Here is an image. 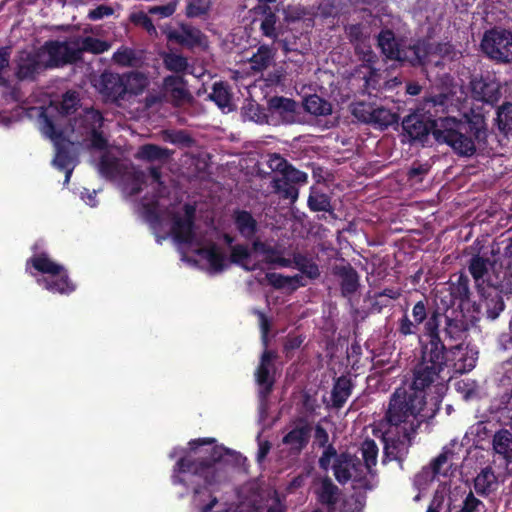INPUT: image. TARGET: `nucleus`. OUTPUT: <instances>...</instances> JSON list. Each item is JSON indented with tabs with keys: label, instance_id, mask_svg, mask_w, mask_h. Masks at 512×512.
Returning a JSON list of instances; mask_svg holds the SVG:
<instances>
[{
	"label": "nucleus",
	"instance_id": "nucleus-37",
	"mask_svg": "<svg viewBox=\"0 0 512 512\" xmlns=\"http://www.w3.org/2000/svg\"><path fill=\"white\" fill-rule=\"evenodd\" d=\"M340 490L329 477H325L316 490L317 501L324 506L334 507L338 502Z\"/></svg>",
	"mask_w": 512,
	"mask_h": 512
},
{
	"label": "nucleus",
	"instance_id": "nucleus-55",
	"mask_svg": "<svg viewBox=\"0 0 512 512\" xmlns=\"http://www.w3.org/2000/svg\"><path fill=\"white\" fill-rule=\"evenodd\" d=\"M485 509L484 503L476 498L470 491L463 501L461 509L455 512H482Z\"/></svg>",
	"mask_w": 512,
	"mask_h": 512
},
{
	"label": "nucleus",
	"instance_id": "nucleus-42",
	"mask_svg": "<svg viewBox=\"0 0 512 512\" xmlns=\"http://www.w3.org/2000/svg\"><path fill=\"white\" fill-rule=\"evenodd\" d=\"M493 450L506 460L512 458V433L507 429L497 431L492 439Z\"/></svg>",
	"mask_w": 512,
	"mask_h": 512
},
{
	"label": "nucleus",
	"instance_id": "nucleus-15",
	"mask_svg": "<svg viewBox=\"0 0 512 512\" xmlns=\"http://www.w3.org/2000/svg\"><path fill=\"white\" fill-rule=\"evenodd\" d=\"M184 217L174 216L171 232L176 242L191 244L195 238L196 204L183 205Z\"/></svg>",
	"mask_w": 512,
	"mask_h": 512
},
{
	"label": "nucleus",
	"instance_id": "nucleus-7",
	"mask_svg": "<svg viewBox=\"0 0 512 512\" xmlns=\"http://www.w3.org/2000/svg\"><path fill=\"white\" fill-rule=\"evenodd\" d=\"M482 52L497 64L512 63V31L495 26L486 30L481 39Z\"/></svg>",
	"mask_w": 512,
	"mask_h": 512
},
{
	"label": "nucleus",
	"instance_id": "nucleus-25",
	"mask_svg": "<svg viewBox=\"0 0 512 512\" xmlns=\"http://www.w3.org/2000/svg\"><path fill=\"white\" fill-rule=\"evenodd\" d=\"M353 389L354 383L349 376L341 375L335 378L331 390L330 403H327L326 406L340 410L352 395Z\"/></svg>",
	"mask_w": 512,
	"mask_h": 512
},
{
	"label": "nucleus",
	"instance_id": "nucleus-63",
	"mask_svg": "<svg viewBox=\"0 0 512 512\" xmlns=\"http://www.w3.org/2000/svg\"><path fill=\"white\" fill-rule=\"evenodd\" d=\"M337 456L336 448L332 444L327 445L318 460L319 467L322 470L327 471L330 467L332 458L336 459Z\"/></svg>",
	"mask_w": 512,
	"mask_h": 512
},
{
	"label": "nucleus",
	"instance_id": "nucleus-57",
	"mask_svg": "<svg viewBox=\"0 0 512 512\" xmlns=\"http://www.w3.org/2000/svg\"><path fill=\"white\" fill-rule=\"evenodd\" d=\"M11 48L9 46L0 47V86L7 87L8 79L4 76V71L10 65Z\"/></svg>",
	"mask_w": 512,
	"mask_h": 512
},
{
	"label": "nucleus",
	"instance_id": "nucleus-30",
	"mask_svg": "<svg viewBox=\"0 0 512 512\" xmlns=\"http://www.w3.org/2000/svg\"><path fill=\"white\" fill-rule=\"evenodd\" d=\"M377 46L388 60L395 61V59H399L402 44L391 29L384 28L379 32Z\"/></svg>",
	"mask_w": 512,
	"mask_h": 512
},
{
	"label": "nucleus",
	"instance_id": "nucleus-24",
	"mask_svg": "<svg viewBox=\"0 0 512 512\" xmlns=\"http://www.w3.org/2000/svg\"><path fill=\"white\" fill-rule=\"evenodd\" d=\"M453 277H455V280L451 278L449 281L450 301L447 307L455 306L458 303V307L462 308L464 304L470 302V279L464 273L454 275Z\"/></svg>",
	"mask_w": 512,
	"mask_h": 512
},
{
	"label": "nucleus",
	"instance_id": "nucleus-26",
	"mask_svg": "<svg viewBox=\"0 0 512 512\" xmlns=\"http://www.w3.org/2000/svg\"><path fill=\"white\" fill-rule=\"evenodd\" d=\"M122 79L125 85L126 103H131L135 97L141 95L150 83L148 76L137 70L122 73Z\"/></svg>",
	"mask_w": 512,
	"mask_h": 512
},
{
	"label": "nucleus",
	"instance_id": "nucleus-13",
	"mask_svg": "<svg viewBox=\"0 0 512 512\" xmlns=\"http://www.w3.org/2000/svg\"><path fill=\"white\" fill-rule=\"evenodd\" d=\"M307 182V173L296 169L294 166H291L272 180L275 193L285 200H290L292 203L298 198V186L304 185Z\"/></svg>",
	"mask_w": 512,
	"mask_h": 512
},
{
	"label": "nucleus",
	"instance_id": "nucleus-41",
	"mask_svg": "<svg viewBox=\"0 0 512 512\" xmlns=\"http://www.w3.org/2000/svg\"><path fill=\"white\" fill-rule=\"evenodd\" d=\"M497 488V479L489 467L483 469L474 479V489L477 494L487 496Z\"/></svg>",
	"mask_w": 512,
	"mask_h": 512
},
{
	"label": "nucleus",
	"instance_id": "nucleus-58",
	"mask_svg": "<svg viewBox=\"0 0 512 512\" xmlns=\"http://www.w3.org/2000/svg\"><path fill=\"white\" fill-rule=\"evenodd\" d=\"M283 13L285 16V26L287 31L290 30V25L299 22L303 19L305 12L303 9L295 6H283Z\"/></svg>",
	"mask_w": 512,
	"mask_h": 512
},
{
	"label": "nucleus",
	"instance_id": "nucleus-40",
	"mask_svg": "<svg viewBox=\"0 0 512 512\" xmlns=\"http://www.w3.org/2000/svg\"><path fill=\"white\" fill-rule=\"evenodd\" d=\"M344 30L355 50H359L364 44L369 42V27L362 23L348 24L344 27Z\"/></svg>",
	"mask_w": 512,
	"mask_h": 512
},
{
	"label": "nucleus",
	"instance_id": "nucleus-29",
	"mask_svg": "<svg viewBox=\"0 0 512 512\" xmlns=\"http://www.w3.org/2000/svg\"><path fill=\"white\" fill-rule=\"evenodd\" d=\"M203 37V33L191 25H181L179 30L170 31L168 34L170 41L188 48L201 45Z\"/></svg>",
	"mask_w": 512,
	"mask_h": 512
},
{
	"label": "nucleus",
	"instance_id": "nucleus-51",
	"mask_svg": "<svg viewBox=\"0 0 512 512\" xmlns=\"http://www.w3.org/2000/svg\"><path fill=\"white\" fill-rule=\"evenodd\" d=\"M146 183V174L144 171L142 170H137V171H134L127 183H126V186H127V189H128V194L130 196H136L138 194H140V192L142 191L143 189V185Z\"/></svg>",
	"mask_w": 512,
	"mask_h": 512
},
{
	"label": "nucleus",
	"instance_id": "nucleus-22",
	"mask_svg": "<svg viewBox=\"0 0 512 512\" xmlns=\"http://www.w3.org/2000/svg\"><path fill=\"white\" fill-rule=\"evenodd\" d=\"M334 276L340 279L341 295L350 298L360 287V276L356 269L350 264L334 265L332 267Z\"/></svg>",
	"mask_w": 512,
	"mask_h": 512
},
{
	"label": "nucleus",
	"instance_id": "nucleus-56",
	"mask_svg": "<svg viewBox=\"0 0 512 512\" xmlns=\"http://www.w3.org/2000/svg\"><path fill=\"white\" fill-rule=\"evenodd\" d=\"M11 48L9 46L0 47V86L7 87L8 79L4 76V71L10 65Z\"/></svg>",
	"mask_w": 512,
	"mask_h": 512
},
{
	"label": "nucleus",
	"instance_id": "nucleus-35",
	"mask_svg": "<svg viewBox=\"0 0 512 512\" xmlns=\"http://www.w3.org/2000/svg\"><path fill=\"white\" fill-rule=\"evenodd\" d=\"M504 294L488 291L483 293L484 316L489 320H495L505 309Z\"/></svg>",
	"mask_w": 512,
	"mask_h": 512
},
{
	"label": "nucleus",
	"instance_id": "nucleus-38",
	"mask_svg": "<svg viewBox=\"0 0 512 512\" xmlns=\"http://www.w3.org/2000/svg\"><path fill=\"white\" fill-rule=\"evenodd\" d=\"M307 204L309 209L313 212L332 213L334 211L331 196L317 187L310 188Z\"/></svg>",
	"mask_w": 512,
	"mask_h": 512
},
{
	"label": "nucleus",
	"instance_id": "nucleus-59",
	"mask_svg": "<svg viewBox=\"0 0 512 512\" xmlns=\"http://www.w3.org/2000/svg\"><path fill=\"white\" fill-rule=\"evenodd\" d=\"M165 139L172 144H180L190 147L193 144V138L184 130L166 133Z\"/></svg>",
	"mask_w": 512,
	"mask_h": 512
},
{
	"label": "nucleus",
	"instance_id": "nucleus-61",
	"mask_svg": "<svg viewBox=\"0 0 512 512\" xmlns=\"http://www.w3.org/2000/svg\"><path fill=\"white\" fill-rule=\"evenodd\" d=\"M430 168L431 166L428 163L414 162L408 170V179L422 181V177L429 173Z\"/></svg>",
	"mask_w": 512,
	"mask_h": 512
},
{
	"label": "nucleus",
	"instance_id": "nucleus-64",
	"mask_svg": "<svg viewBox=\"0 0 512 512\" xmlns=\"http://www.w3.org/2000/svg\"><path fill=\"white\" fill-rule=\"evenodd\" d=\"M90 139V146L97 150H103L107 148L108 141L104 137L102 129H98L88 133Z\"/></svg>",
	"mask_w": 512,
	"mask_h": 512
},
{
	"label": "nucleus",
	"instance_id": "nucleus-4",
	"mask_svg": "<svg viewBox=\"0 0 512 512\" xmlns=\"http://www.w3.org/2000/svg\"><path fill=\"white\" fill-rule=\"evenodd\" d=\"M425 301L431 311L437 310L439 313V338L447 351L445 367L449 366V363L452 362L456 373L464 374L470 372L476 366L477 358L469 355L467 347L463 343L469 331V325L464 315H461L460 318L447 316L439 306L430 303L426 297H423L418 302L425 303Z\"/></svg>",
	"mask_w": 512,
	"mask_h": 512
},
{
	"label": "nucleus",
	"instance_id": "nucleus-10",
	"mask_svg": "<svg viewBox=\"0 0 512 512\" xmlns=\"http://www.w3.org/2000/svg\"><path fill=\"white\" fill-rule=\"evenodd\" d=\"M277 357L276 351L265 349L254 372L255 382L258 386V399L262 405L267 403L274 389L276 382L274 361Z\"/></svg>",
	"mask_w": 512,
	"mask_h": 512
},
{
	"label": "nucleus",
	"instance_id": "nucleus-46",
	"mask_svg": "<svg viewBox=\"0 0 512 512\" xmlns=\"http://www.w3.org/2000/svg\"><path fill=\"white\" fill-rule=\"evenodd\" d=\"M241 116L245 121H253L258 124L269 123L266 109L253 100L243 105Z\"/></svg>",
	"mask_w": 512,
	"mask_h": 512
},
{
	"label": "nucleus",
	"instance_id": "nucleus-17",
	"mask_svg": "<svg viewBox=\"0 0 512 512\" xmlns=\"http://www.w3.org/2000/svg\"><path fill=\"white\" fill-rule=\"evenodd\" d=\"M294 423L295 426L283 436L282 443L288 447L290 456L297 457L309 444L312 426L305 418H297Z\"/></svg>",
	"mask_w": 512,
	"mask_h": 512
},
{
	"label": "nucleus",
	"instance_id": "nucleus-14",
	"mask_svg": "<svg viewBox=\"0 0 512 512\" xmlns=\"http://www.w3.org/2000/svg\"><path fill=\"white\" fill-rule=\"evenodd\" d=\"M103 99L107 103L123 107L126 103L125 85L123 83L122 74L105 70L95 85Z\"/></svg>",
	"mask_w": 512,
	"mask_h": 512
},
{
	"label": "nucleus",
	"instance_id": "nucleus-53",
	"mask_svg": "<svg viewBox=\"0 0 512 512\" xmlns=\"http://www.w3.org/2000/svg\"><path fill=\"white\" fill-rule=\"evenodd\" d=\"M113 60L120 66L131 67L135 64L136 55L133 49L122 47L113 54Z\"/></svg>",
	"mask_w": 512,
	"mask_h": 512
},
{
	"label": "nucleus",
	"instance_id": "nucleus-18",
	"mask_svg": "<svg viewBox=\"0 0 512 512\" xmlns=\"http://www.w3.org/2000/svg\"><path fill=\"white\" fill-rule=\"evenodd\" d=\"M332 468L334 476L340 484H346L352 478L355 481L361 480L363 464L358 457L349 452L338 454Z\"/></svg>",
	"mask_w": 512,
	"mask_h": 512
},
{
	"label": "nucleus",
	"instance_id": "nucleus-34",
	"mask_svg": "<svg viewBox=\"0 0 512 512\" xmlns=\"http://www.w3.org/2000/svg\"><path fill=\"white\" fill-rule=\"evenodd\" d=\"M276 49L272 45L262 44L248 60L254 72H263L274 62Z\"/></svg>",
	"mask_w": 512,
	"mask_h": 512
},
{
	"label": "nucleus",
	"instance_id": "nucleus-23",
	"mask_svg": "<svg viewBox=\"0 0 512 512\" xmlns=\"http://www.w3.org/2000/svg\"><path fill=\"white\" fill-rule=\"evenodd\" d=\"M164 94L169 95L174 106H180L189 101L192 97L186 88V81L179 75H168L163 79Z\"/></svg>",
	"mask_w": 512,
	"mask_h": 512
},
{
	"label": "nucleus",
	"instance_id": "nucleus-43",
	"mask_svg": "<svg viewBox=\"0 0 512 512\" xmlns=\"http://www.w3.org/2000/svg\"><path fill=\"white\" fill-rule=\"evenodd\" d=\"M252 255L251 249L246 244H235L231 246L229 261L230 263L237 265L245 271H254L258 268V264L249 266L247 261Z\"/></svg>",
	"mask_w": 512,
	"mask_h": 512
},
{
	"label": "nucleus",
	"instance_id": "nucleus-52",
	"mask_svg": "<svg viewBox=\"0 0 512 512\" xmlns=\"http://www.w3.org/2000/svg\"><path fill=\"white\" fill-rule=\"evenodd\" d=\"M211 7V0H189L186 6L188 17H201L208 13Z\"/></svg>",
	"mask_w": 512,
	"mask_h": 512
},
{
	"label": "nucleus",
	"instance_id": "nucleus-45",
	"mask_svg": "<svg viewBox=\"0 0 512 512\" xmlns=\"http://www.w3.org/2000/svg\"><path fill=\"white\" fill-rule=\"evenodd\" d=\"M304 110L315 116H326L331 114L332 105L317 94L307 96L303 101Z\"/></svg>",
	"mask_w": 512,
	"mask_h": 512
},
{
	"label": "nucleus",
	"instance_id": "nucleus-60",
	"mask_svg": "<svg viewBox=\"0 0 512 512\" xmlns=\"http://www.w3.org/2000/svg\"><path fill=\"white\" fill-rule=\"evenodd\" d=\"M355 53L359 56L361 61L366 63L368 67H373L378 61V56L372 50L369 42L364 44L359 50H355Z\"/></svg>",
	"mask_w": 512,
	"mask_h": 512
},
{
	"label": "nucleus",
	"instance_id": "nucleus-20",
	"mask_svg": "<svg viewBox=\"0 0 512 512\" xmlns=\"http://www.w3.org/2000/svg\"><path fill=\"white\" fill-rule=\"evenodd\" d=\"M298 104L295 100L284 96H273L267 101V110L270 116L277 117L282 124H294L297 122Z\"/></svg>",
	"mask_w": 512,
	"mask_h": 512
},
{
	"label": "nucleus",
	"instance_id": "nucleus-12",
	"mask_svg": "<svg viewBox=\"0 0 512 512\" xmlns=\"http://www.w3.org/2000/svg\"><path fill=\"white\" fill-rule=\"evenodd\" d=\"M472 98L476 101L496 105L502 98V84L494 73L486 72L474 76L470 81Z\"/></svg>",
	"mask_w": 512,
	"mask_h": 512
},
{
	"label": "nucleus",
	"instance_id": "nucleus-11",
	"mask_svg": "<svg viewBox=\"0 0 512 512\" xmlns=\"http://www.w3.org/2000/svg\"><path fill=\"white\" fill-rule=\"evenodd\" d=\"M43 56L40 48L33 51L20 50L14 59L15 78L20 82H34L41 72L48 69L46 61L42 60Z\"/></svg>",
	"mask_w": 512,
	"mask_h": 512
},
{
	"label": "nucleus",
	"instance_id": "nucleus-32",
	"mask_svg": "<svg viewBox=\"0 0 512 512\" xmlns=\"http://www.w3.org/2000/svg\"><path fill=\"white\" fill-rule=\"evenodd\" d=\"M174 154L173 150L166 147H161L157 144H144L140 146L136 158L146 162H161L166 163L169 161Z\"/></svg>",
	"mask_w": 512,
	"mask_h": 512
},
{
	"label": "nucleus",
	"instance_id": "nucleus-6",
	"mask_svg": "<svg viewBox=\"0 0 512 512\" xmlns=\"http://www.w3.org/2000/svg\"><path fill=\"white\" fill-rule=\"evenodd\" d=\"M39 122L42 132L55 144L54 163L60 170L65 171V181L68 182L73 171V167H71L73 157L70 149L72 142L65 138L63 130L57 128L53 115L44 108L39 115Z\"/></svg>",
	"mask_w": 512,
	"mask_h": 512
},
{
	"label": "nucleus",
	"instance_id": "nucleus-49",
	"mask_svg": "<svg viewBox=\"0 0 512 512\" xmlns=\"http://www.w3.org/2000/svg\"><path fill=\"white\" fill-rule=\"evenodd\" d=\"M362 457L366 469L371 472L377 463L378 446L373 439H366L361 446Z\"/></svg>",
	"mask_w": 512,
	"mask_h": 512
},
{
	"label": "nucleus",
	"instance_id": "nucleus-44",
	"mask_svg": "<svg viewBox=\"0 0 512 512\" xmlns=\"http://www.w3.org/2000/svg\"><path fill=\"white\" fill-rule=\"evenodd\" d=\"M80 106L79 94L76 91H67L59 103L52 106L59 116L67 117L74 114Z\"/></svg>",
	"mask_w": 512,
	"mask_h": 512
},
{
	"label": "nucleus",
	"instance_id": "nucleus-5",
	"mask_svg": "<svg viewBox=\"0 0 512 512\" xmlns=\"http://www.w3.org/2000/svg\"><path fill=\"white\" fill-rule=\"evenodd\" d=\"M32 266L46 276L38 278L37 283L51 293L69 295L76 290L75 283L69 278L67 269L54 262L47 253L35 254L26 262V269Z\"/></svg>",
	"mask_w": 512,
	"mask_h": 512
},
{
	"label": "nucleus",
	"instance_id": "nucleus-50",
	"mask_svg": "<svg viewBox=\"0 0 512 512\" xmlns=\"http://www.w3.org/2000/svg\"><path fill=\"white\" fill-rule=\"evenodd\" d=\"M165 68L175 73L184 72L188 67L187 58L182 55L168 53L164 57Z\"/></svg>",
	"mask_w": 512,
	"mask_h": 512
},
{
	"label": "nucleus",
	"instance_id": "nucleus-2",
	"mask_svg": "<svg viewBox=\"0 0 512 512\" xmlns=\"http://www.w3.org/2000/svg\"><path fill=\"white\" fill-rule=\"evenodd\" d=\"M402 128L410 142H427L429 134L439 144H447L459 156L471 157L478 145L487 142L488 129L482 114H473L465 120L440 117L431 120L425 114L413 112L402 120Z\"/></svg>",
	"mask_w": 512,
	"mask_h": 512
},
{
	"label": "nucleus",
	"instance_id": "nucleus-8",
	"mask_svg": "<svg viewBox=\"0 0 512 512\" xmlns=\"http://www.w3.org/2000/svg\"><path fill=\"white\" fill-rule=\"evenodd\" d=\"M253 12V23L258 24L261 35L273 43L279 41L287 32L283 5L258 4L254 7Z\"/></svg>",
	"mask_w": 512,
	"mask_h": 512
},
{
	"label": "nucleus",
	"instance_id": "nucleus-1",
	"mask_svg": "<svg viewBox=\"0 0 512 512\" xmlns=\"http://www.w3.org/2000/svg\"><path fill=\"white\" fill-rule=\"evenodd\" d=\"M439 313L430 310L426 302L412 306L411 318L404 312L397 321V332L402 337L418 335L422 328L425 341L419 338L420 358L413 369L409 385L393 391L384 413L388 429L383 433V464L389 461L403 463L413 446L423 423H429L438 413L441 401L436 399L428 407L427 392L439 381L445 368L447 351L439 338Z\"/></svg>",
	"mask_w": 512,
	"mask_h": 512
},
{
	"label": "nucleus",
	"instance_id": "nucleus-54",
	"mask_svg": "<svg viewBox=\"0 0 512 512\" xmlns=\"http://www.w3.org/2000/svg\"><path fill=\"white\" fill-rule=\"evenodd\" d=\"M267 165L272 171L277 172L278 175H281L283 172L293 166L287 161V159L278 153L269 154Z\"/></svg>",
	"mask_w": 512,
	"mask_h": 512
},
{
	"label": "nucleus",
	"instance_id": "nucleus-47",
	"mask_svg": "<svg viewBox=\"0 0 512 512\" xmlns=\"http://www.w3.org/2000/svg\"><path fill=\"white\" fill-rule=\"evenodd\" d=\"M104 117L102 113L96 109H86L79 119V126L84 129L85 134L92 131L102 129Z\"/></svg>",
	"mask_w": 512,
	"mask_h": 512
},
{
	"label": "nucleus",
	"instance_id": "nucleus-21",
	"mask_svg": "<svg viewBox=\"0 0 512 512\" xmlns=\"http://www.w3.org/2000/svg\"><path fill=\"white\" fill-rule=\"evenodd\" d=\"M429 50L424 40H415L400 49L399 59L395 61L401 64H409L412 67H424L427 63Z\"/></svg>",
	"mask_w": 512,
	"mask_h": 512
},
{
	"label": "nucleus",
	"instance_id": "nucleus-16",
	"mask_svg": "<svg viewBox=\"0 0 512 512\" xmlns=\"http://www.w3.org/2000/svg\"><path fill=\"white\" fill-rule=\"evenodd\" d=\"M353 114L365 123H372L387 128L399 122L398 114L384 107H373L371 104L358 103L353 109Z\"/></svg>",
	"mask_w": 512,
	"mask_h": 512
},
{
	"label": "nucleus",
	"instance_id": "nucleus-28",
	"mask_svg": "<svg viewBox=\"0 0 512 512\" xmlns=\"http://www.w3.org/2000/svg\"><path fill=\"white\" fill-rule=\"evenodd\" d=\"M234 225L239 234L246 240H252L258 232V222L251 212L236 209L232 215Z\"/></svg>",
	"mask_w": 512,
	"mask_h": 512
},
{
	"label": "nucleus",
	"instance_id": "nucleus-19",
	"mask_svg": "<svg viewBox=\"0 0 512 512\" xmlns=\"http://www.w3.org/2000/svg\"><path fill=\"white\" fill-rule=\"evenodd\" d=\"M486 284L493 292H500L504 295L512 294V260L510 257L506 260V264L493 261Z\"/></svg>",
	"mask_w": 512,
	"mask_h": 512
},
{
	"label": "nucleus",
	"instance_id": "nucleus-27",
	"mask_svg": "<svg viewBox=\"0 0 512 512\" xmlns=\"http://www.w3.org/2000/svg\"><path fill=\"white\" fill-rule=\"evenodd\" d=\"M73 43L76 45L80 62L83 61L84 53L99 55L111 48V43L92 36H73Z\"/></svg>",
	"mask_w": 512,
	"mask_h": 512
},
{
	"label": "nucleus",
	"instance_id": "nucleus-36",
	"mask_svg": "<svg viewBox=\"0 0 512 512\" xmlns=\"http://www.w3.org/2000/svg\"><path fill=\"white\" fill-rule=\"evenodd\" d=\"M491 262L488 258L474 255L468 264L469 273L475 280L476 286L480 289L481 285L486 282V278L491 270Z\"/></svg>",
	"mask_w": 512,
	"mask_h": 512
},
{
	"label": "nucleus",
	"instance_id": "nucleus-33",
	"mask_svg": "<svg viewBox=\"0 0 512 512\" xmlns=\"http://www.w3.org/2000/svg\"><path fill=\"white\" fill-rule=\"evenodd\" d=\"M198 255L205 259L214 273H220L227 268L226 256L220 247L215 243L202 247L198 250Z\"/></svg>",
	"mask_w": 512,
	"mask_h": 512
},
{
	"label": "nucleus",
	"instance_id": "nucleus-39",
	"mask_svg": "<svg viewBox=\"0 0 512 512\" xmlns=\"http://www.w3.org/2000/svg\"><path fill=\"white\" fill-rule=\"evenodd\" d=\"M294 268L310 280H316L320 276L318 264L310 257L302 253H294L292 256Z\"/></svg>",
	"mask_w": 512,
	"mask_h": 512
},
{
	"label": "nucleus",
	"instance_id": "nucleus-62",
	"mask_svg": "<svg viewBox=\"0 0 512 512\" xmlns=\"http://www.w3.org/2000/svg\"><path fill=\"white\" fill-rule=\"evenodd\" d=\"M265 279L269 285L277 290L288 289V276L276 272H268L265 275Z\"/></svg>",
	"mask_w": 512,
	"mask_h": 512
},
{
	"label": "nucleus",
	"instance_id": "nucleus-48",
	"mask_svg": "<svg viewBox=\"0 0 512 512\" xmlns=\"http://www.w3.org/2000/svg\"><path fill=\"white\" fill-rule=\"evenodd\" d=\"M497 126L505 135H512V103L505 102L497 109Z\"/></svg>",
	"mask_w": 512,
	"mask_h": 512
},
{
	"label": "nucleus",
	"instance_id": "nucleus-9",
	"mask_svg": "<svg viewBox=\"0 0 512 512\" xmlns=\"http://www.w3.org/2000/svg\"><path fill=\"white\" fill-rule=\"evenodd\" d=\"M43 55L47 54L46 67L48 69L61 68L67 65H74L80 62L73 37L68 40H48L41 47Z\"/></svg>",
	"mask_w": 512,
	"mask_h": 512
},
{
	"label": "nucleus",
	"instance_id": "nucleus-3",
	"mask_svg": "<svg viewBox=\"0 0 512 512\" xmlns=\"http://www.w3.org/2000/svg\"><path fill=\"white\" fill-rule=\"evenodd\" d=\"M214 438H198L189 441V452L180 457L173 467L171 481L173 485L188 487L185 475L203 480L193 486L194 495L202 492L203 488L216 485L226 479L224 458L230 450L222 445L215 444Z\"/></svg>",
	"mask_w": 512,
	"mask_h": 512
},
{
	"label": "nucleus",
	"instance_id": "nucleus-31",
	"mask_svg": "<svg viewBox=\"0 0 512 512\" xmlns=\"http://www.w3.org/2000/svg\"><path fill=\"white\" fill-rule=\"evenodd\" d=\"M209 98L223 111L231 112L235 110L233 103V94L228 83L220 81L215 82L212 87V92Z\"/></svg>",
	"mask_w": 512,
	"mask_h": 512
}]
</instances>
